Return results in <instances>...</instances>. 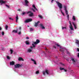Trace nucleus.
<instances>
[{
  "instance_id": "f257e3e1",
  "label": "nucleus",
  "mask_w": 79,
  "mask_h": 79,
  "mask_svg": "<svg viewBox=\"0 0 79 79\" xmlns=\"http://www.w3.org/2000/svg\"><path fill=\"white\" fill-rule=\"evenodd\" d=\"M64 10L65 11V13L66 14V15H67V18L68 19H69V15H68V11L67 10V6H64Z\"/></svg>"
},
{
  "instance_id": "f03ea898",
  "label": "nucleus",
  "mask_w": 79,
  "mask_h": 79,
  "mask_svg": "<svg viewBox=\"0 0 79 79\" xmlns=\"http://www.w3.org/2000/svg\"><path fill=\"white\" fill-rule=\"evenodd\" d=\"M32 21V19H28L25 20L24 21V22L25 23H28L29 22H31Z\"/></svg>"
},
{
  "instance_id": "7ed1b4c3",
  "label": "nucleus",
  "mask_w": 79,
  "mask_h": 79,
  "mask_svg": "<svg viewBox=\"0 0 79 79\" xmlns=\"http://www.w3.org/2000/svg\"><path fill=\"white\" fill-rule=\"evenodd\" d=\"M56 3H57L59 8L61 9L62 8V4L56 1Z\"/></svg>"
},
{
  "instance_id": "20e7f679",
  "label": "nucleus",
  "mask_w": 79,
  "mask_h": 79,
  "mask_svg": "<svg viewBox=\"0 0 79 79\" xmlns=\"http://www.w3.org/2000/svg\"><path fill=\"white\" fill-rule=\"evenodd\" d=\"M27 14H29V13H30L29 15V16L30 17H32V16H34V13L33 12H31V11H29L27 12Z\"/></svg>"
},
{
  "instance_id": "39448f33",
  "label": "nucleus",
  "mask_w": 79,
  "mask_h": 79,
  "mask_svg": "<svg viewBox=\"0 0 79 79\" xmlns=\"http://www.w3.org/2000/svg\"><path fill=\"white\" fill-rule=\"evenodd\" d=\"M69 23L70 24V25H69V27L71 31H74V29L73 27V26H72V24H71V21H69Z\"/></svg>"
},
{
  "instance_id": "423d86ee",
  "label": "nucleus",
  "mask_w": 79,
  "mask_h": 79,
  "mask_svg": "<svg viewBox=\"0 0 79 79\" xmlns=\"http://www.w3.org/2000/svg\"><path fill=\"white\" fill-rule=\"evenodd\" d=\"M14 67L15 68H19V67H22V65H20L19 64H16V65L14 66Z\"/></svg>"
},
{
  "instance_id": "0eeeda50",
  "label": "nucleus",
  "mask_w": 79,
  "mask_h": 79,
  "mask_svg": "<svg viewBox=\"0 0 79 79\" xmlns=\"http://www.w3.org/2000/svg\"><path fill=\"white\" fill-rule=\"evenodd\" d=\"M40 43V40H36V42H34V44H39Z\"/></svg>"
},
{
  "instance_id": "6e6552de",
  "label": "nucleus",
  "mask_w": 79,
  "mask_h": 79,
  "mask_svg": "<svg viewBox=\"0 0 79 79\" xmlns=\"http://www.w3.org/2000/svg\"><path fill=\"white\" fill-rule=\"evenodd\" d=\"M0 3H1L2 5V4H5L6 3V1H3V0H0Z\"/></svg>"
},
{
  "instance_id": "1a4fd4ad",
  "label": "nucleus",
  "mask_w": 79,
  "mask_h": 79,
  "mask_svg": "<svg viewBox=\"0 0 79 79\" xmlns=\"http://www.w3.org/2000/svg\"><path fill=\"white\" fill-rule=\"evenodd\" d=\"M40 27H41V28L42 29H45V27H44V26H43V24L41 23L40 24Z\"/></svg>"
},
{
  "instance_id": "9d476101",
  "label": "nucleus",
  "mask_w": 79,
  "mask_h": 79,
  "mask_svg": "<svg viewBox=\"0 0 79 79\" xmlns=\"http://www.w3.org/2000/svg\"><path fill=\"white\" fill-rule=\"evenodd\" d=\"M25 44L26 45H29L30 44V43H29V40H26L25 41Z\"/></svg>"
},
{
  "instance_id": "9b49d317",
  "label": "nucleus",
  "mask_w": 79,
  "mask_h": 79,
  "mask_svg": "<svg viewBox=\"0 0 79 79\" xmlns=\"http://www.w3.org/2000/svg\"><path fill=\"white\" fill-rule=\"evenodd\" d=\"M12 32L16 34V33H17L18 32V30H13Z\"/></svg>"
},
{
  "instance_id": "f8f14e48",
  "label": "nucleus",
  "mask_w": 79,
  "mask_h": 79,
  "mask_svg": "<svg viewBox=\"0 0 79 79\" xmlns=\"http://www.w3.org/2000/svg\"><path fill=\"white\" fill-rule=\"evenodd\" d=\"M72 24L73 25L75 29H77V27H76V25L75 24V23H74V22H72Z\"/></svg>"
},
{
  "instance_id": "ddd939ff",
  "label": "nucleus",
  "mask_w": 79,
  "mask_h": 79,
  "mask_svg": "<svg viewBox=\"0 0 79 79\" xmlns=\"http://www.w3.org/2000/svg\"><path fill=\"white\" fill-rule=\"evenodd\" d=\"M31 61H33L34 64H37V63H36V62L35 61V60L32 59V58L31 59Z\"/></svg>"
},
{
  "instance_id": "4468645a",
  "label": "nucleus",
  "mask_w": 79,
  "mask_h": 79,
  "mask_svg": "<svg viewBox=\"0 0 79 79\" xmlns=\"http://www.w3.org/2000/svg\"><path fill=\"white\" fill-rule=\"evenodd\" d=\"M10 65H11L12 66H13V65H14L15 64V62L13 61H11V62H10Z\"/></svg>"
},
{
  "instance_id": "2eb2a0df",
  "label": "nucleus",
  "mask_w": 79,
  "mask_h": 79,
  "mask_svg": "<svg viewBox=\"0 0 79 79\" xmlns=\"http://www.w3.org/2000/svg\"><path fill=\"white\" fill-rule=\"evenodd\" d=\"M40 22L38 21L37 23H35V24L34 25L35 27H37L38 26V23H39Z\"/></svg>"
},
{
  "instance_id": "dca6fc26",
  "label": "nucleus",
  "mask_w": 79,
  "mask_h": 79,
  "mask_svg": "<svg viewBox=\"0 0 79 79\" xmlns=\"http://www.w3.org/2000/svg\"><path fill=\"white\" fill-rule=\"evenodd\" d=\"M16 23H18V15H16Z\"/></svg>"
},
{
  "instance_id": "f3484780",
  "label": "nucleus",
  "mask_w": 79,
  "mask_h": 79,
  "mask_svg": "<svg viewBox=\"0 0 79 79\" xmlns=\"http://www.w3.org/2000/svg\"><path fill=\"white\" fill-rule=\"evenodd\" d=\"M25 2L26 5H27L29 3V2L27 0H25Z\"/></svg>"
},
{
  "instance_id": "a211bd4d",
  "label": "nucleus",
  "mask_w": 79,
  "mask_h": 79,
  "mask_svg": "<svg viewBox=\"0 0 79 79\" xmlns=\"http://www.w3.org/2000/svg\"><path fill=\"white\" fill-rule=\"evenodd\" d=\"M19 61H24V59L23 58L19 57L18 59Z\"/></svg>"
},
{
  "instance_id": "6ab92c4d",
  "label": "nucleus",
  "mask_w": 79,
  "mask_h": 79,
  "mask_svg": "<svg viewBox=\"0 0 79 79\" xmlns=\"http://www.w3.org/2000/svg\"><path fill=\"white\" fill-rule=\"evenodd\" d=\"M45 73L48 74V75L49 74V73H48V70H47V69L45 70Z\"/></svg>"
},
{
  "instance_id": "aec40b11",
  "label": "nucleus",
  "mask_w": 79,
  "mask_h": 79,
  "mask_svg": "<svg viewBox=\"0 0 79 79\" xmlns=\"http://www.w3.org/2000/svg\"><path fill=\"white\" fill-rule=\"evenodd\" d=\"M73 21H76V18H75V16H73Z\"/></svg>"
},
{
  "instance_id": "412c9836",
  "label": "nucleus",
  "mask_w": 79,
  "mask_h": 79,
  "mask_svg": "<svg viewBox=\"0 0 79 79\" xmlns=\"http://www.w3.org/2000/svg\"><path fill=\"white\" fill-rule=\"evenodd\" d=\"M38 17L40 18V19H42V18H43L42 16L40 15H38Z\"/></svg>"
},
{
  "instance_id": "4be33fe9",
  "label": "nucleus",
  "mask_w": 79,
  "mask_h": 79,
  "mask_svg": "<svg viewBox=\"0 0 79 79\" xmlns=\"http://www.w3.org/2000/svg\"><path fill=\"white\" fill-rule=\"evenodd\" d=\"M71 60H72V61H73V62H76V61H75L74 59H73V58H71Z\"/></svg>"
},
{
  "instance_id": "5701e85b",
  "label": "nucleus",
  "mask_w": 79,
  "mask_h": 79,
  "mask_svg": "<svg viewBox=\"0 0 79 79\" xmlns=\"http://www.w3.org/2000/svg\"><path fill=\"white\" fill-rule=\"evenodd\" d=\"M10 54H12L13 53V50L12 49H10Z\"/></svg>"
},
{
  "instance_id": "b1692460",
  "label": "nucleus",
  "mask_w": 79,
  "mask_h": 79,
  "mask_svg": "<svg viewBox=\"0 0 79 79\" xmlns=\"http://www.w3.org/2000/svg\"><path fill=\"white\" fill-rule=\"evenodd\" d=\"M60 69L61 71H62V70H64V68H62L61 67H60Z\"/></svg>"
},
{
  "instance_id": "393cba45",
  "label": "nucleus",
  "mask_w": 79,
  "mask_h": 79,
  "mask_svg": "<svg viewBox=\"0 0 79 79\" xmlns=\"http://www.w3.org/2000/svg\"><path fill=\"white\" fill-rule=\"evenodd\" d=\"M28 52H32V50L31 49H29L28 50Z\"/></svg>"
},
{
  "instance_id": "a878e982",
  "label": "nucleus",
  "mask_w": 79,
  "mask_h": 79,
  "mask_svg": "<svg viewBox=\"0 0 79 79\" xmlns=\"http://www.w3.org/2000/svg\"><path fill=\"white\" fill-rule=\"evenodd\" d=\"M8 28V26H6L5 27V29L6 30H7Z\"/></svg>"
},
{
  "instance_id": "bb28decb",
  "label": "nucleus",
  "mask_w": 79,
  "mask_h": 79,
  "mask_svg": "<svg viewBox=\"0 0 79 79\" xmlns=\"http://www.w3.org/2000/svg\"><path fill=\"white\" fill-rule=\"evenodd\" d=\"M61 10V13L62 15H63V16H64V13H63V12H62V11L61 10Z\"/></svg>"
},
{
  "instance_id": "cd10ccee",
  "label": "nucleus",
  "mask_w": 79,
  "mask_h": 79,
  "mask_svg": "<svg viewBox=\"0 0 79 79\" xmlns=\"http://www.w3.org/2000/svg\"><path fill=\"white\" fill-rule=\"evenodd\" d=\"M32 7L33 8H34V9H35V8H36L35 7V5H34V4H33L32 5Z\"/></svg>"
},
{
  "instance_id": "c85d7f7f",
  "label": "nucleus",
  "mask_w": 79,
  "mask_h": 79,
  "mask_svg": "<svg viewBox=\"0 0 79 79\" xmlns=\"http://www.w3.org/2000/svg\"><path fill=\"white\" fill-rule=\"evenodd\" d=\"M42 73H43V75H44V76H45V71H43Z\"/></svg>"
},
{
  "instance_id": "c756f323",
  "label": "nucleus",
  "mask_w": 79,
  "mask_h": 79,
  "mask_svg": "<svg viewBox=\"0 0 79 79\" xmlns=\"http://www.w3.org/2000/svg\"><path fill=\"white\" fill-rule=\"evenodd\" d=\"M33 29H33L32 28H30V31H33Z\"/></svg>"
},
{
  "instance_id": "7c9ffc66",
  "label": "nucleus",
  "mask_w": 79,
  "mask_h": 79,
  "mask_svg": "<svg viewBox=\"0 0 79 79\" xmlns=\"http://www.w3.org/2000/svg\"><path fill=\"white\" fill-rule=\"evenodd\" d=\"M60 50V51H61V52H63L64 51V49H61Z\"/></svg>"
},
{
  "instance_id": "2f4dec72",
  "label": "nucleus",
  "mask_w": 79,
  "mask_h": 79,
  "mask_svg": "<svg viewBox=\"0 0 79 79\" xmlns=\"http://www.w3.org/2000/svg\"><path fill=\"white\" fill-rule=\"evenodd\" d=\"M39 71L38 70L36 72V74H39Z\"/></svg>"
},
{
  "instance_id": "473e14b6",
  "label": "nucleus",
  "mask_w": 79,
  "mask_h": 79,
  "mask_svg": "<svg viewBox=\"0 0 79 79\" xmlns=\"http://www.w3.org/2000/svg\"><path fill=\"white\" fill-rule=\"evenodd\" d=\"M9 19H10V20H12V21H13V19L11 18H9Z\"/></svg>"
},
{
  "instance_id": "72a5a7b5",
  "label": "nucleus",
  "mask_w": 79,
  "mask_h": 79,
  "mask_svg": "<svg viewBox=\"0 0 79 79\" xmlns=\"http://www.w3.org/2000/svg\"><path fill=\"white\" fill-rule=\"evenodd\" d=\"M5 6H6V7H7V8H10V6H8V5L6 4L5 5Z\"/></svg>"
},
{
  "instance_id": "f704fd0d",
  "label": "nucleus",
  "mask_w": 79,
  "mask_h": 79,
  "mask_svg": "<svg viewBox=\"0 0 79 79\" xmlns=\"http://www.w3.org/2000/svg\"><path fill=\"white\" fill-rule=\"evenodd\" d=\"M32 45L33 47H35V45H34V44H32Z\"/></svg>"
},
{
  "instance_id": "c9c22d12",
  "label": "nucleus",
  "mask_w": 79,
  "mask_h": 79,
  "mask_svg": "<svg viewBox=\"0 0 79 79\" xmlns=\"http://www.w3.org/2000/svg\"><path fill=\"white\" fill-rule=\"evenodd\" d=\"M7 58L9 60V59H10V58L8 56H7Z\"/></svg>"
},
{
  "instance_id": "e433bc0d",
  "label": "nucleus",
  "mask_w": 79,
  "mask_h": 79,
  "mask_svg": "<svg viewBox=\"0 0 79 79\" xmlns=\"http://www.w3.org/2000/svg\"><path fill=\"white\" fill-rule=\"evenodd\" d=\"M4 34V32L2 31V35H3Z\"/></svg>"
},
{
  "instance_id": "4c0bfd02",
  "label": "nucleus",
  "mask_w": 79,
  "mask_h": 79,
  "mask_svg": "<svg viewBox=\"0 0 79 79\" xmlns=\"http://www.w3.org/2000/svg\"><path fill=\"white\" fill-rule=\"evenodd\" d=\"M57 47H60V45L58 44H56Z\"/></svg>"
},
{
  "instance_id": "58836bf2",
  "label": "nucleus",
  "mask_w": 79,
  "mask_h": 79,
  "mask_svg": "<svg viewBox=\"0 0 79 79\" xmlns=\"http://www.w3.org/2000/svg\"><path fill=\"white\" fill-rule=\"evenodd\" d=\"M18 34H19V35H20V34H21V31H20L19 33H18Z\"/></svg>"
},
{
  "instance_id": "ea45409f",
  "label": "nucleus",
  "mask_w": 79,
  "mask_h": 79,
  "mask_svg": "<svg viewBox=\"0 0 79 79\" xmlns=\"http://www.w3.org/2000/svg\"><path fill=\"white\" fill-rule=\"evenodd\" d=\"M26 14V12H23L22 13V15H25Z\"/></svg>"
},
{
  "instance_id": "a19ab883",
  "label": "nucleus",
  "mask_w": 79,
  "mask_h": 79,
  "mask_svg": "<svg viewBox=\"0 0 79 79\" xmlns=\"http://www.w3.org/2000/svg\"><path fill=\"white\" fill-rule=\"evenodd\" d=\"M66 29V27H62V29Z\"/></svg>"
},
{
  "instance_id": "79ce46f5",
  "label": "nucleus",
  "mask_w": 79,
  "mask_h": 79,
  "mask_svg": "<svg viewBox=\"0 0 79 79\" xmlns=\"http://www.w3.org/2000/svg\"><path fill=\"white\" fill-rule=\"evenodd\" d=\"M53 48H56V46H54L53 47Z\"/></svg>"
},
{
  "instance_id": "37998d69",
  "label": "nucleus",
  "mask_w": 79,
  "mask_h": 79,
  "mask_svg": "<svg viewBox=\"0 0 79 79\" xmlns=\"http://www.w3.org/2000/svg\"><path fill=\"white\" fill-rule=\"evenodd\" d=\"M64 71L65 72H66L67 71V70L64 69Z\"/></svg>"
},
{
  "instance_id": "c03bdc74",
  "label": "nucleus",
  "mask_w": 79,
  "mask_h": 79,
  "mask_svg": "<svg viewBox=\"0 0 79 79\" xmlns=\"http://www.w3.org/2000/svg\"><path fill=\"white\" fill-rule=\"evenodd\" d=\"M19 29L20 30H21V27H20Z\"/></svg>"
},
{
  "instance_id": "a18cd8bd",
  "label": "nucleus",
  "mask_w": 79,
  "mask_h": 79,
  "mask_svg": "<svg viewBox=\"0 0 79 79\" xmlns=\"http://www.w3.org/2000/svg\"><path fill=\"white\" fill-rule=\"evenodd\" d=\"M26 39H29V37H27L26 38Z\"/></svg>"
},
{
  "instance_id": "49530a36",
  "label": "nucleus",
  "mask_w": 79,
  "mask_h": 79,
  "mask_svg": "<svg viewBox=\"0 0 79 79\" xmlns=\"http://www.w3.org/2000/svg\"><path fill=\"white\" fill-rule=\"evenodd\" d=\"M77 56L78 57H79V53H78Z\"/></svg>"
},
{
  "instance_id": "de8ad7c7",
  "label": "nucleus",
  "mask_w": 79,
  "mask_h": 79,
  "mask_svg": "<svg viewBox=\"0 0 79 79\" xmlns=\"http://www.w3.org/2000/svg\"><path fill=\"white\" fill-rule=\"evenodd\" d=\"M77 51L78 52H79V48H77Z\"/></svg>"
},
{
  "instance_id": "09e8293b",
  "label": "nucleus",
  "mask_w": 79,
  "mask_h": 79,
  "mask_svg": "<svg viewBox=\"0 0 79 79\" xmlns=\"http://www.w3.org/2000/svg\"><path fill=\"white\" fill-rule=\"evenodd\" d=\"M67 54H69V52H67Z\"/></svg>"
},
{
  "instance_id": "8fccbe9b",
  "label": "nucleus",
  "mask_w": 79,
  "mask_h": 79,
  "mask_svg": "<svg viewBox=\"0 0 79 79\" xmlns=\"http://www.w3.org/2000/svg\"><path fill=\"white\" fill-rule=\"evenodd\" d=\"M18 11H21V9H18Z\"/></svg>"
},
{
  "instance_id": "3c124183",
  "label": "nucleus",
  "mask_w": 79,
  "mask_h": 79,
  "mask_svg": "<svg viewBox=\"0 0 79 79\" xmlns=\"http://www.w3.org/2000/svg\"><path fill=\"white\" fill-rule=\"evenodd\" d=\"M33 12H35V10H34V9H33Z\"/></svg>"
},
{
  "instance_id": "603ef678",
  "label": "nucleus",
  "mask_w": 79,
  "mask_h": 79,
  "mask_svg": "<svg viewBox=\"0 0 79 79\" xmlns=\"http://www.w3.org/2000/svg\"><path fill=\"white\" fill-rule=\"evenodd\" d=\"M31 49H32V48H33V47H32V46H31Z\"/></svg>"
},
{
  "instance_id": "864d4df0",
  "label": "nucleus",
  "mask_w": 79,
  "mask_h": 79,
  "mask_svg": "<svg viewBox=\"0 0 79 79\" xmlns=\"http://www.w3.org/2000/svg\"><path fill=\"white\" fill-rule=\"evenodd\" d=\"M2 30V28H1V27H0V31H1Z\"/></svg>"
},
{
  "instance_id": "5fc2aeb1",
  "label": "nucleus",
  "mask_w": 79,
  "mask_h": 79,
  "mask_svg": "<svg viewBox=\"0 0 79 79\" xmlns=\"http://www.w3.org/2000/svg\"><path fill=\"white\" fill-rule=\"evenodd\" d=\"M35 10H37V11H38V10H37V8H35Z\"/></svg>"
},
{
  "instance_id": "6e6d98bb",
  "label": "nucleus",
  "mask_w": 79,
  "mask_h": 79,
  "mask_svg": "<svg viewBox=\"0 0 79 79\" xmlns=\"http://www.w3.org/2000/svg\"><path fill=\"white\" fill-rule=\"evenodd\" d=\"M31 10H34V9H33V8H31Z\"/></svg>"
},
{
  "instance_id": "4d7b16f0",
  "label": "nucleus",
  "mask_w": 79,
  "mask_h": 79,
  "mask_svg": "<svg viewBox=\"0 0 79 79\" xmlns=\"http://www.w3.org/2000/svg\"><path fill=\"white\" fill-rule=\"evenodd\" d=\"M45 49L46 50H48V49H47V48H45Z\"/></svg>"
},
{
  "instance_id": "13d9d810",
  "label": "nucleus",
  "mask_w": 79,
  "mask_h": 79,
  "mask_svg": "<svg viewBox=\"0 0 79 79\" xmlns=\"http://www.w3.org/2000/svg\"><path fill=\"white\" fill-rule=\"evenodd\" d=\"M56 59H57H57H58V57L57 56H56Z\"/></svg>"
},
{
  "instance_id": "bf43d9fd",
  "label": "nucleus",
  "mask_w": 79,
  "mask_h": 79,
  "mask_svg": "<svg viewBox=\"0 0 79 79\" xmlns=\"http://www.w3.org/2000/svg\"><path fill=\"white\" fill-rule=\"evenodd\" d=\"M53 0H52V1H51V2H53Z\"/></svg>"
},
{
  "instance_id": "052dcab7",
  "label": "nucleus",
  "mask_w": 79,
  "mask_h": 79,
  "mask_svg": "<svg viewBox=\"0 0 79 79\" xmlns=\"http://www.w3.org/2000/svg\"><path fill=\"white\" fill-rule=\"evenodd\" d=\"M27 27H29V26H27Z\"/></svg>"
},
{
  "instance_id": "680f3d73",
  "label": "nucleus",
  "mask_w": 79,
  "mask_h": 79,
  "mask_svg": "<svg viewBox=\"0 0 79 79\" xmlns=\"http://www.w3.org/2000/svg\"><path fill=\"white\" fill-rule=\"evenodd\" d=\"M63 66H64V64H63Z\"/></svg>"
},
{
  "instance_id": "e2e57ef3",
  "label": "nucleus",
  "mask_w": 79,
  "mask_h": 79,
  "mask_svg": "<svg viewBox=\"0 0 79 79\" xmlns=\"http://www.w3.org/2000/svg\"><path fill=\"white\" fill-rule=\"evenodd\" d=\"M68 21H69V19H68Z\"/></svg>"
}]
</instances>
